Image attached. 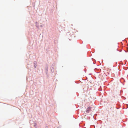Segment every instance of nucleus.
<instances>
[{
    "label": "nucleus",
    "mask_w": 128,
    "mask_h": 128,
    "mask_svg": "<svg viewBox=\"0 0 128 128\" xmlns=\"http://www.w3.org/2000/svg\"><path fill=\"white\" fill-rule=\"evenodd\" d=\"M91 110V107H88L87 109L86 110V112L87 113H89V112Z\"/></svg>",
    "instance_id": "f257e3e1"
},
{
    "label": "nucleus",
    "mask_w": 128,
    "mask_h": 128,
    "mask_svg": "<svg viewBox=\"0 0 128 128\" xmlns=\"http://www.w3.org/2000/svg\"><path fill=\"white\" fill-rule=\"evenodd\" d=\"M57 128H60V127H58Z\"/></svg>",
    "instance_id": "9d476101"
},
{
    "label": "nucleus",
    "mask_w": 128,
    "mask_h": 128,
    "mask_svg": "<svg viewBox=\"0 0 128 128\" xmlns=\"http://www.w3.org/2000/svg\"><path fill=\"white\" fill-rule=\"evenodd\" d=\"M46 73L47 75L48 74V67H46Z\"/></svg>",
    "instance_id": "f03ea898"
},
{
    "label": "nucleus",
    "mask_w": 128,
    "mask_h": 128,
    "mask_svg": "<svg viewBox=\"0 0 128 128\" xmlns=\"http://www.w3.org/2000/svg\"><path fill=\"white\" fill-rule=\"evenodd\" d=\"M43 25H40V27H43V26H43Z\"/></svg>",
    "instance_id": "0eeeda50"
},
{
    "label": "nucleus",
    "mask_w": 128,
    "mask_h": 128,
    "mask_svg": "<svg viewBox=\"0 0 128 128\" xmlns=\"http://www.w3.org/2000/svg\"><path fill=\"white\" fill-rule=\"evenodd\" d=\"M52 72H54V68L53 67H52L51 68Z\"/></svg>",
    "instance_id": "7ed1b4c3"
},
{
    "label": "nucleus",
    "mask_w": 128,
    "mask_h": 128,
    "mask_svg": "<svg viewBox=\"0 0 128 128\" xmlns=\"http://www.w3.org/2000/svg\"><path fill=\"white\" fill-rule=\"evenodd\" d=\"M36 124H34V126H36Z\"/></svg>",
    "instance_id": "423d86ee"
},
{
    "label": "nucleus",
    "mask_w": 128,
    "mask_h": 128,
    "mask_svg": "<svg viewBox=\"0 0 128 128\" xmlns=\"http://www.w3.org/2000/svg\"><path fill=\"white\" fill-rule=\"evenodd\" d=\"M120 106H119V108H117V109H119V108H120Z\"/></svg>",
    "instance_id": "6e6552de"
},
{
    "label": "nucleus",
    "mask_w": 128,
    "mask_h": 128,
    "mask_svg": "<svg viewBox=\"0 0 128 128\" xmlns=\"http://www.w3.org/2000/svg\"><path fill=\"white\" fill-rule=\"evenodd\" d=\"M46 128H48V126H46Z\"/></svg>",
    "instance_id": "1a4fd4ad"
},
{
    "label": "nucleus",
    "mask_w": 128,
    "mask_h": 128,
    "mask_svg": "<svg viewBox=\"0 0 128 128\" xmlns=\"http://www.w3.org/2000/svg\"><path fill=\"white\" fill-rule=\"evenodd\" d=\"M34 67L35 68H36V65H34Z\"/></svg>",
    "instance_id": "39448f33"
},
{
    "label": "nucleus",
    "mask_w": 128,
    "mask_h": 128,
    "mask_svg": "<svg viewBox=\"0 0 128 128\" xmlns=\"http://www.w3.org/2000/svg\"><path fill=\"white\" fill-rule=\"evenodd\" d=\"M36 61H35L34 62V65H36Z\"/></svg>",
    "instance_id": "20e7f679"
}]
</instances>
